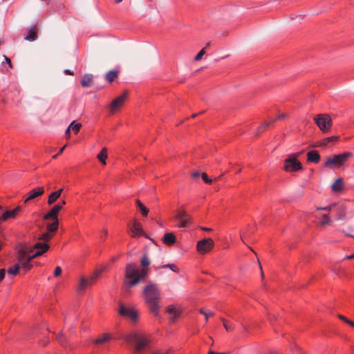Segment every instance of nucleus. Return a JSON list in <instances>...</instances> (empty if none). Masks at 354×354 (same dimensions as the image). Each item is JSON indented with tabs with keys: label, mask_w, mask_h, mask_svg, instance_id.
I'll return each mask as SVG.
<instances>
[{
	"label": "nucleus",
	"mask_w": 354,
	"mask_h": 354,
	"mask_svg": "<svg viewBox=\"0 0 354 354\" xmlns=\"http://www.w3.org/2000/svg\"><path fill=\"white\" fill-rule=\"evenodd\" d=\"M143 295L149 312L155 317L158 316L160 293L157 284L149 281L143 289Z\"/></svg>",
	"instance_id": "nucleus-1"
},
{
	"label": "nucleus",
	"mask_w": 354,
	"mask_h": 354,
	"mask_svg": "<svg viewBox=\"0 0 354 354\" xmlns=\"http://www.w3.org/2000/svg\"><path fill=\"white\" fill-rule=\"evenodd\" d=\"M122 339L127 343L133 344L137 352L146 351L151 346V337L147 334L133 332L124 335Z\"/></svg>",
	"instance_id": "nucleus-2"
},
{
	"label": "nucleus",
	"mask_w": 354,
	"mask_h": 354,
	"mask_svg": "<svg viewBox=\"0 0 354 354\" xmlns=\"http://www.w3.org/2000/svg\"><path fill=\"white\" fill-rule=\"evenodd\" d=\"M353 153L350 151L333 155L325 160L322 165V167L330 169L342 167L346 164L349 158L353 157Z\"/></svg>",
	"instance_id": "nucleus-3"
},
{
	"label": "nucleus",
	"mask_w": 354,
	"mask_h": 354,
	"mask_svg": "<svg viewBox=\"0 0 354 354\" xmlns=\"http://www.w3.org/2000/svg\"><path fill=\"white\" fill-rule=\"evenodd\" d=\"M36 257H33V255H28V250L26 248L25 245H21V248L17 252V259L18 263L20 266V268L26 273L31 270L32 266L30 263L31 261Z\"/></svg>",
	"instance_id": "nucleus-4"
},
{
	"label": "nucleus",
	"mask_w": 354,
	"mask_h": 354,
	"mask_svg": "<svg viewBox=\"0 0 354 354\" xmlns=\"http://www.w3.org/2000/svg\"><path fill=\"white\" fill-rule=\"evenodd\" d=\"M299 153H291L284 160L283 169L287 172H296L303 169L302 164L298 160Z\"/></svg>",
	"instance_id": "nucleus-5"
},
{
	"label": "nucleus",
	"mask_w": 354,
	"mask_h": 354,
	"mask_svg": "<svg viewBox=\"0 0 354 354\" xmlns=\"http://www.w3.org/2000/svg\"><path fill=\"white\" fill-rule=\"evenodd\" d=\"M118 307V313L120 317L128 318L131 319L133 323L138 322L139 319V313L134 307H127L122 302L119 303Z\"/></svg>",
	"instance_id": "nucleus-6"
},
{
	"label": "nucleus",
	"mask_w": 354,
	"mask_h": 354,
	"mask_svg": "<svg viewBox=\"0 0 354 354\" xmlns=\"http://www.w3.org/2000/svg\"><path fill=\"white\" fill-rule=\"evenodd\" d=\"M315 124L323 133L328 132L333 124L332 119L328 114H318L314 118Z\"/></svg>",
	"instance_id": "nucleus-7"
},
{
	"label": "nucleus",
	"mask_w": 354,
	"mask_h": 354,
	"mask_svg": "<svg viewBox=\"0 0 354 354\" xmlns=\"http://www.w3.org/2000/svg\"><path fill=\"white\" fill-rule=\"evenodd\" d=\"M102 274L101 270H95L90 277H82L77 288L79 292L84 291L87 288L92 286Z\"/></svg>",
	"instance_id": "nucleus-8"
},
{
	"label": "nucleus",
	"mask_w": 354,
	"mask_h": 354,
	"mask_svg": "<svg viewBox=\"0 0 354 354\" xmlns=\"http://www.w3.org/2000/svg\"><path fill=\"white\" fill-rule=\"evenodd\" d=\"M75 335V328H71L66 333H59L56 336L57 341L63 347L72 346L73 343L74 337Z\"/></svg>",
	"instance_id": "nucleus-9"
},
{
	"label": "nucleus",
	"mask_w": 354,
	"mask_h": 354,
	"mask_svg": "<svg viewBox=\"0 0 354 354\" xmlns=\"http://www.w3.org/2000/svg\"><path fill=\"white\" fill-rule=\"evenodd\" d=\"M128 96L129 92L125 91L122 94L116 97L112 100L109 106V113L111 115L115 114L120 109L124 106L125 101L128 98Z\"/></svg>",
	"instance_id": "nucleus-10"
},
{
	"label": "nucleus",
	"mask_w": 354,
	"mask_h": 354,
	"mask_svg": "<svg viewBox=\"0 0 354 354\" xmlns=\"http://www.w3.org/2000/svg\"><path fill=\"white\" fill-rule=\"evenodd\" d=\"M114 339L115 337L113 334L104 333L100 334L96 338L91 339V344L95 348H103L108 346Z\"/></svg>",
	"instance_id": "nucleus-11"
},
{
	"label": "nucleus",
	"mask_w": 354,
	"mask_h": 354,
	"mask_svg": "<svg viewBox=\"0 0 354 354\" xmlns=\"http://www.w3.org/2000/svg\"><path fill=\"white\" fill-rule=\"evenodd\" d=\"M214 246V242L211 238H206L198 241L196 250L200 254H205L209 252Z\"/></svg>",
	"instance_id": "nucleus-12"
},
{
	"label": "nucleus",
	"mask_w": 354,
	"mask_h": 354,
	"mask_svg": "<svg viewBox=\"0 0 354 354\" xmlns=\"http://www.w3.org/2000/svg\"><path fill=\"white\" fill-rule=\"evenodd\" d=\"M175 220L178 221V227H187L192 223L190 216L186 211L181 209H177Z\"/></svg>",
	"instance_id": "nucleus-13"
},
{
	"label": "nucleus",
	"mask_w": 354,
	"mask_h": 354,
	"mask_svg": "<svg viewBox=\"0 0 354 354\" xmlns=\"http://www.w3.org/2000/svg\"><path fill=\"white\" fill-rule=\"evenodd\" d=\"M66 204L65 200H62L58 204L55 205L50 210L44 215L43 219L45 221L50 220V218H58L59 211L63 208V206Z\"/></svg>",
	"instance_id": "nucleus-14"
},
{
	"label": "nucleus",
	"mask_w": 354,
	"mask_h": 354,
	"mask_svg": "<svg viewBox=\"0 0 354 354\" xmlns=\"http://www.w3.org/2000/svg\"><path fill=\"white\" fill-rule=\"evenodd\" d=\"M50 248V245L48 243H42L41 241L36 243L34 244L31 248L30 252H32V250H36L34 254H32L33 257H39L41 255H43L44 253H46Z\"/></svg>",
	"instance_id": "nucleus-15"
},
{
	"label": "nucleus",
	"mask_w": 354,
	"mask_h": 354,
	"mask_svg": "<svg viewBox=\"0 0 354 354\" xmlns=\"http://www.w3.org/2000/svg\"><path fill=\"white\" fill-rule=\"evenodd\" d=\"M22 208L18 205L13 209L5 211L0 216V223L8 219H15L17 215L21 212Z\"/></svg>",
	"instance_id": "nucleus-16"
},
{
	"label": "nucleus",
	"mask_w": 354,
	"mask_h": 354,
	"mask_svg": "<svg viewBox=\"0 0 354 354\" xmlns=\"http://www.w3.org/2000/svg\"><path fill=\"white\" fill-rule=\"evenodd\" d=\"M131 231L132 232L131 236L133 238H136L139 236H145L148 238L147 235L144 232L142 227V224L138 222L137 220H134L131 227Z\"/></svg>",
	"instance_id": "nucleus-17"
},
{
	"label": "nucleus",
	"mask_w": 354,
	"mask_h": 354,
	"mask_svg": "<svg viewBox=\"0 0 354 354\" xmlns=\"http://www.w3.org/2000/svg\"><path fill=\"white\" fill-rule=\"evenodd\" d=\"M147 274H148V269L146 268H143L140 271H139L138 270V275L136 276V277H135L133 279L127 280L126 283L129 286H134L137 285L141 279H145L146 277V276L147 275Z\"/></svg>",
	"instance_id": "nucleus-18"
},
{
	"label": "nucleus",
	"mask_w": 354,
	"mask_h": 354,
	"mask_svg": "<svg viewBox=\"0 0 354 354\" xmlns=\"http://www.w3.org/2000/svg\"><path fill=\"white\" fill-rule=\"evenodd\" d=\"M44 193V187H37L35 189H32L28 193V197L24 200V203H27L29 201L32 200L40 196H42Z\"/></svg>",
	"instance_id": "nucleus-19"
},
{
	"label": "nucleus",
	"mask_w": 354,
	"mask_h": 354,
	"mask_svg": "<svg viewBox=\"0 0 354 354\" xmlns=\"http://www.w3.org/2000/svg\"><path fill=\"white\" fill-rule=\"evenodd\" d=\"M27 33L25 35L24 39L29 41H35L37 39V26L32 25L30 28L26 30Z\"/></svg>",
	"instance_id": "nucleus-20"
},
{
	"label": "nucleus",
	"mask_w": 354,
	"mask_h": 354,
	"mask_svg": "<svg viewBox=\"0 0 354 354\" xmlns=\"http://www.w3.org/2000/svg\"><path fill=\"white\" fill-rule=\"evenodd\" d=\"M337 207V209L340 212V216H339V218H342L343 216H345L346 214V209H345V207L342 205H336L335 204H332V205H328L326 207H316V209L317 210H326V211H331L333 209L334 207Z\"/></svg>",
	"instance_id": "nucleus-21"
},
{
	"label": "nucleus",
	"mask_w": 354,
	"mask_h": 354,
	"mask_svg": "<svg viewBox=\"0 0 354 354\" xmlns=\"http://www.w3.org/2000/svg\"><path fill=\"white\" fill-rule=\"evenodd\" d=\"M138 275V270L136 266L132 263H128L125 268V278L134 279Z\"/></svg>",
	"instance_id": "nucleus-22"
},
{
	"label": "nucleus",
	"mask_w": 354,
	"mask_h": 354,
	"mask_svg": "<svg viewBox=\"0 0 354 354\" xmlns=\"http://www.w3.org/2000/svg\"><path fill=\"white\" fill-rule=\"evenodd\" d=\"M321 160V156L316 150H312L307 153V161L317 164Z\"/></svg>",
	"instance_id": "nucleus-23"
},
{
	"label": "nucleus",
	"mask_w": 354,
	"mask_h": 354,
	"mask_svg": "<svg viewBox=\"0 0 354 354\" xmlns=\"http://www.w3.org/2000/svg\"><path fill=\"white\" fill-rule=\"evenodd\" d=\"M167 313L169 315L170 322L174 323L176 319L180 316V312L178 311L174 305H169L167 307Z\"/></svg>",
	"instance_id": "nucleus-24"
},
{
	"label": "nucleus",
	"mask_w": 354,
	"mask_h": 354,
	"mask_svg": "<svg viewBox=\"0 0 354 354\" xmlns=\"http://www.w3.org/2000/svg\"><path fill=\"white\" fill-rule=\"evenodd\" d=\"M274 122H275V120H271L268 122H263L257 129L255 133V136L259 137L261 133L265 132L267 129Z\"/></svg>",
	"instance_id": "nucleus-25"
},
{
	"label": "nucleus",
	"mask_w": 354,
	"mask_h": 354,
	"mask_svg": "<svg viewBox=\"0 0 354 354\" xmlns=\"http://www.w3.org/2000/svg\"><path fill=\"white\" fill-rule=\"evenodd\" d=\"M162 241L165 245H171L176 243V238L174 233L169 232L165 234Z\"/></svg>",
	"instance_id": "nucleus-26"
},
{
	"label": "nucleus",
	"mask_w": 354,
	"mask_h": 354,
	"mask_svg": "<svg viewBox=\"0 0 354 354\" xmlns=\"http://www.w3.org/2000/svg\"><path fill=\"white\" fill-rule=\"evenodd\" d=\"M63 190L64 189L61 188L55 192H52L48 196V204L49 205L54 204L57 201V200L60 197Z\"/></svg>",
	"instance_id": "nucleus-27"
},
{
	"label": "nucleus",
	"mask_w": 354,
	"mask_h": 354,
	"mask_svg": "<svg viewBox=\"0 0 354 354\" xmlns=\"http://www.w3.org/2000/svg\"><path fill=\"white\" fill-rule=\"evenodd\" d=\"M51 219L53 221L50 223H47L46 229L48 232H50L54 234L58 230L59 223L58 218H51Z\"/></svg>",
	"instance_id": "nucleus-28"
},
{
	"label": "nucleus",
	"mask_w": 354,
	"mask_h": 354,
	"mask_svg": "<svg viewBox=\"0 0 354 354\" xmlns=\"http://www.w3.org/2000/svg\"><path fill=\"white\" fill-rule=\"evenodd\" d=\"M93 76L91 74H85L81 80V85L82 87H89L93 82Z\"/></svg>",
	"instance_id": "nucleus-29"
},
{
	"label": "nucleus",
	"mask_w": 354,
	"mask_h": 354,
	"mask_svg": "<svg viewBox=\"0 0 354 354\" xmlns=\"http://www.w3.org/2000/svg\"><path fill=\"white\" fill-rule=\"evenodd\" d=\"M344 187V181L342 178H338L332 185V189L334 192H340L342 190Z\"/></svg>",
	"instance_id": "nucleus-30"
},
{
	"label": "nucleus",
	"mask_w": 354,
	"mask_h": 354,
	"mask_svg": "<svg viewBox=\"0 0 354 354\" xmlns=\"http://www.w3.org/2000/svg\"><path fill=\"white\" fill-rule=\"evenodd\" d=\"M54 234L47 230V232H45L40 234L38 237V240L40 241H42V243H46L49 242L53 237Z\"/></svg>",
	"instance_id": "nucleus-31"
},
{
	"label": "nucleus",
	"mask_w": 354,
	"mask_h": 354,
	"mask_svg": "<svg viewBox=\"0 0 354 354\" xmlns=\"http://www.w3.org/2000/svg\"><path fill=\"white\" fill-rule=\"evenodd\" d=\"M119 74L118 71L116 70H112L109 71L105 76V79L109 82L112 83L115 78L118 77Z\"/></svg>",
	"instance_id": "nucleus-32"
},
{
	"label": "nucleus",
	"mask_w": 354,
	"mask_h": 354,
	"mask_svg": "<svg viewBox=\"0 0 354 354\" xmlns=\"http://www.w3.org/2000/svg\"><path fill=\"white\" fill-rule=\"evenodd\" d=\"M99 161L103 165H106V159L107 158V149L104 147L97 156Z\"/></svg>",
	"instance_id": "nucleus-33"
},
{
	"label": "nucleus",
	"mask_w": 354,
	"mask_h": 354,
	"mask_svg": "<svg viewBox=\"0 0 354 354\" xmlns=\"http://www.w3.org/2000/svg\"><path fill=\"white\" fill-rule=\"evenodd\" d=\"M136 205H137V207L139 209L141 214L143 216H147L149 213L148 208H147L139 199L136 200Z\"/></svg>",
	"instance_id": "nucleus-34"
},
{
	"label": "nucleus",
	"mask_w": 354,
	"mask_h": 354,
	"mask_svg": "<svg viewBox=\"0 0 354 354\" xmlns=\"http://www.w3.org/2000/svg\"><path fill=\"white\" fill-rule=\"evenodd\" d=\"M324 147L331 142H337L339 140V136H333L322 139Z\"/></svg>",
	"instance_id": "nucleus-35"
},
{
	"label": "nucleus",
	"mask_w": 354,
	"mask_h": 354,
	"mask_svg": "<svg viewBox=\"0 0 354 354\" xmlns=\"http://www.w3.org/2000/svg\"><path fill=\"white\" fill-rule=\"evenodd\" d=\"M221 320L223 325L225 329L226 330V331L232 332L234 330V324H232V323L229 322L228 321H227L226 319H225L223 318H221Z\"/></svg>",
	"instance_id": "nucleus-36"
},
{
	"label": "nucleus",
	"mask_w": 354,
	"mask_h": 354,
	"mask_svg": "<svg viewBox=\"0 0 354 354\" xmlns=\"http://www.w3.org/2000/svg\"><path fill=\"white\" fill-rule=\"evenodd\" d=\"M68 127L72 129L75 134H77L80 131L82 124L81 123H75V121H73Z\"/></svg>",
	"instance_id": "nucleus-37"
},
{
	"label": "nucleus",
	"mask_w": 354,
	"mask_h": 354,
	"mask_svg": "<svg viewBox=\"0 0 354 354\" xmlns=\"http://www.w3.org/2000/svg\"><path fill=\"white\" fill-rule=\"evenodd\" d=\"M169 268L176 273L180 272V269L174 263H168L158 267V268Z\"/></svg>",
	"instance_id": "nucleus-38"
},
{
	"label": "nucleus",
	"mask_w": 354,
	"mask_h": 354,
	"mask_svg": "<svg viewBox=\"0 0 354 354\" xmlns=\"http://www.w3.org/2000/svg\"><path fill=\"white\" fill-rule=\"evenodd\" d=\"M20 269V266L19 264H15L13 266L8 268L7 272L10 274L16 275L19 273Z\"/></svg>",
	"instance_id": "nucleus-39"
},
{
	"label": "nucleus",
	"mask_w": 354,
	"mask_h": 354,
	"mask_svg": "<svg viewBox=\"0 0 354 354\" xmlns=\"http://www.w3.org/2000/svg\"><path fill=\"white\" fill-rule=\"evenodd\" d=\"M140 264L143 268H146L150 265V261L147 254H144L142 256L140 259Z\"/></svg>",
	"instance_id": "nucleus-40"
},
{
	"label": "nucleus",
	"mask_w": 354,
	"mask_h": 354,
	"mask_svg": "<svg viewBox=\"0 0 354 354\" xmlns=\"http://www.w3.org/2000/svg\"><path fill=\"white\" fill-rule=\"evenodd\" d=\"M330 219L328 214H323L322 217V220L320 221V225L322 226H325L326 225H329L330 223Z\"/></svg>",
	"instance_id": "nucleus-41"
},
{
	"label": "nucleus",
	"mask_w": 354,
	"mask_h": 354,
	"mask_svg": "<svg viewBox=\"0 0 354 354\" xmlns=\"http://www.w3.org/2000/svg\"><path fill=\"white\" fill-rule=\"evenodd\" d=\"M108 236V230L106 228H103L100 232V239L102 241H104Z\"/></svg>",
	"instance_id": "nucleus-42"
},
{
	"label": "nucleus",
	"mask_w": 354,
	"mask_h": 354,
	"mask_svg": "<svg viewBox=\"0 0 354 354\" xmlns=\"http://www.w3.org/2000/svg\"><path fill=\"white\" fill-rule=\"evenodd\" d=\"M201 178L207 184H211L212 183V180L209 178L206 173H202Z\"/></svg>",
	"instance_id": "nucleus-43"
},
{
	"label": "nucleus",
	"mask_w": 354,
	"mask_h": 354,
	"mask_svg": "<svg viewBox=\"0 0 354 354\" xmlns=\"http://www.w3.org/2000/svg\"><path fill=\"white\" fill-rule=\"evenodd\" d=\"M205 48H202L198 53V54L195 56L194 57V60L195 61H199L201 59L202 57L205 55Z\"/></svg>",
	"instance_id": "nucleus-44"
},
{
	"label": "nucleus",
	"mask_w": 354,
	"mask_h": 354,
	"mask_svg": "<svg viewBox=\"0 0 354 354\" xmlns=\"http://www.w3.org/2000/svg\"><path fill=\"white\" fill-rule=\"evenodd\" d=\"M62 270L60 266H57L54 270L53 275L55 277H58L62 274Z\"/></svg>",
	"instance_id": "nucleus-45"
},
{
	"label": "nucleus",
	"mask_w": 354,
	"mask_h": 354,
	"mask_svg": "<svg viewBox=\"0 0 354 354\" xmlns=\"http://www.w3.org/2000/svg\"><path fill=\"white\" fill-rule=\"evenodd\" d=\"M321 147H324L322 140H317V141L315 142L313 145H310V147H313V148Z\"/></svg>",
	"instance_id": "nucleus-46"
},
{
	"label": "nucleus",
	"mask_w": 354,
	"mask_h": 354,
	"mask_svg": "<svg viewBox=\"0 0 354 354\" xmlns=\"http://www.w3.org/2000/svg\"><path fill=\"white\" fill-rule=\"evenodd\" d=\"M49 338L48 337H45L43 339L39 340V344L41 346H44L47 345L49 343Z\"/></svg>",
	"instance_id": "nucleus-47"
},
{
	"label": "nucleus",
	"mask_w": 354,
	"mask_h": 354,
	"mask_svg": "<svg viewBox=\"0 0 354 354\" xmlns=\"http://www.w3.org/2000/svg\"><path fill=\"white\" fill-rule=\"evenodd\" d=\"M214 315L215 314H214V312L208 310L207 312L206 313L205 315V322H207L209 317H214Z\"/></svg>",
	"instance_id": "nucleus-48"
},
{
	"label": "nucleus",
	"mask_w": 354,
	"mask_h": 354,
	"mask_svg": "<svg viewBox=\"0 0 354 354\" xmlns=\"http://www.w3.org/2000/svg\"><path fill=\"white\" fill-rule=\"evenodd\" d=\"M6 275V270L2 268L0 269V283L3 280Z\"/></svg>",
	"instance_id": "nucleus-49"
},
{
	"label": "nucleus",
	"mask_w": 354,
	"mask_h": 354,
	"mask_svg": "<svg viewBox=\"0 0 354 354\" xmlns=\"http://www.w3.org/2000/svg\"><path fill=\"white\" fill-rule=\"evenodd\" d=\"M337 317L342 320V322H344L345 324H346V322L348 321V319L347 317H346L345 316L341 315V314H338L337 315Z\"/></svg>",
	"instance_id": "nucleus-50"
},
{
	"label": "nucleus",
	"mask_w": 354,
	"mask_h": 354,
	"mask_svg": "<svg viewBox=\"0 0 354 354\" xmlns=\"http://www.w3.org/2000/svg\"><path fill=\"white\" fill-rule=\"evenodd\" d=\"M207 354H229L227 352H215L212 350H209Z\"/></svg>",
	"instance_id": "nucleus-51"
},
{
	"label": "nucleus",
	"mask_w": 354,
	"mask_h": 354,
	"mask_svg": "<svg viewBox=\"0 0 354 354\" xmlns=\"http://www.w3.org/2000/svg\"><path fill=\"white\" fill-rule=\"evenodd\" d=\"M285 117H286V114L285 113H281V114H279L277 115V117L275 118L274 120H275V122H276L277 120L283 119Z\"/></svg>",
	"instance_id": "nucleus-52"
},
{
	"label": "nucleus",
	"mask_w": 354,
	"mask_h": 354,
	"mask_svg": "<svg viewBox=\"0 0 354 354\" xmlns=\"http://www.w3.org/2000/svg\"><path fill=\"white\" fill-rule=\"evenodd\" d=\"M4 57H5V59H6V62L8 63V64L9 65L10 68H12V63H11V60L10 58H8V57H6V55H4Z\"/></svg>",
	"instance_id": "nucleus-53"
},
{
	"label": "nucleus",
	"mask_w": 354,
	"mask_h": 354,
	"mask_svg": "<svg viewBox=\"0 0 354 354\" xmlns=\"http://www.w3.org/2000/svg\"><path fill=\"white\" fill-rule=\"evenodd\" d=\"M292 351L293 352H300L301 351V348L299 346H298L297 345H295L294 346V348H292Z\"/></svg>",
	"instance_id": "nucleus-54"
},
{
	"label": "nucleus",
	"mask_w": 354,
	"mask_h": 354,
	"mask_svg": "<svg viewBox=\"0 0 354 354\" xmlns=\"http://www.w3.org/2000/svg\"><path fill=\"white\" fill-rule=\"evenodd\" d=\"M199 176H200V173H199V172H197V171L194 172V173H192V178H198V177H199Z\"/></svg>",
	"instance_id": "nucleus-55"
},
{
	"label": "nucleus",
	"mask_w": 354,
	"mask_h": 354,
	"mask_svg": "<svg viewBox=\"0 0 354 354\" xmlns=\"http://www.w3.org/2000/svg\"><path fill=\"white\" fill-rule=\"evenodd\" d=\"M64 73L66 74V75H74V73L71 71L70 69H66L64 71Z\"/></svg>",
	"instance_id": "nucleus-56"
},
{
	"label": "nucleus",
	"mask_w": 354,
	"mask_h": 354,
	"mask_svg": "<svg viewBox=\"0 0 354 354\" xmlns=\"http://www.w3.org/2000/svg\"><path fill=\"white\" fill-rule=\"evenodd\" d=\"M207 310H208L202 308L199 309V313L205 316L206 313L207 312Z\"/></svg>",
	"instance_id": "nucleus-57"
},
{
	"label": "nucleus",
	"mask_w": 354,
	"mask_h": 354,
	"mask_svg": "<svg viewBox=\"0 0 354 354\" xmlns=\"http://www.w3.org/2000/svg\"><path fill=\"white\" fill-rule=\"evenodd\" d=\"M204 112H205V111H201V112H199V113H193V114L192 115V116H191V117H192V118H196V117H197L198 115L203 114Z\"/></svg>",
	"instance_id": "nucleus-58"
},
{
	"label": "nucleus",
	"mask_w": 354,
	"mask_h": 354,
	"mask_svg": "<svg viewBox=\"0 0 354 354\" xmlns=\"http://www.w3.org/2000/svg\"><path fill=\"white\" fill-rule=\"evenodd\" d=\"M346 324L350 326L351 327L354 328V322L352 320L348 319V321L346 322Z\"/></svg>",
	"instance_id": "nucleus-59"
},
{
	"label": "nucleus",
	"mask_w": 354,
	"mask_h": 354,
	"mask_svg": "<svg viewBox=\"0 0 354 354\" xmlns=\"http://www.w3.org/2000/svg\"><path fill=\"white\" fill-rule=\"evenodd\" d=\"M201 230L205 232H212V229L209 227H201Z\"/></svg>",
	"instance_id": "nucleus-60"
},
{
	"label": "nucleus",
	"mask_w": 354,
	"mask_h": 354,
	"mask_svg": "<svg viewBox=\"0 0 354 354\" xmlns=\"http://www.w3.org/2000/svg\"><path fill=\"white\" fill-rule=\"evenodd\" d=\"M66 147V145H64V147H62L59 149V151H58L57 155H60V154H62V153H63L64 150L65 149Z\"/></svg>",
	"instance_id": "nucleus-61"
},
{
	"label": "nucleus",
	"mask_w": 354,
	"mask_h": 354,
	"mask_svg": "<svg viewBox=\"0 0 354 354\" xmlns=\"http://www.w3.org/2000/svg\"><path fill=\"white\" fill-rule=\"evenodd\" d=\"M70 127H68L66 130V134L67 135L68 138H70Z\"/></svg>",
	"instance_id": "nucleus-62"
},
{
	"label": "nucleus",
	"mask_w": 354,
	"mask_h": 354,
	"mask_svg": "<svg viewBox=\"0 0 354 354\" xmlns=\"http://www.w3.org/2000/svg\"><path fill=\"white\" fill-rule=\"evenodd\" d=\"M211 46V42L210 41H208L206 44H205V46L203 48L205 49L208 48L209 46Z\"/></svg>",
	"instance_id": "nucleus-63"
},
{
	"label": "nucleus",
	"mask_w": 354,
	"mask_h": 354,
	"mask_svg": "<svg viewBox=\"0 0 354 354\" xmlns=\"http://www.w3.org/2000/svg\"><path fill=\"white\" fill-rule=\"evenodd\" d=\"M346 258L348 259H354V254H351L350 256H348Z\"/></svg>",
	"instance_id": "nucleus-64"
}]
</instances>
